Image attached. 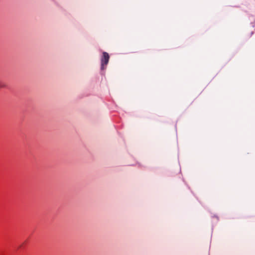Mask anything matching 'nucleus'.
Returning a JSON list of instances; mask_svg holds the SVG:
<instances>
[{
    "label": "nucleus",
    "mask_w": 255,
    "mask_h": 255,
    "mask_svg": "<svg viewBox=\"0 0 255 255\" xmlns=\"http://www.w3.org/2000/svg\"><path fill=\"white\" fill-rule=\"evenodd\" d=\"M110 56L109 54L106 52L103 53V57L101 59V69H104L105 66H106L109 62Z\"/></svg>",
    "instance_id": "1"
},
{
    "label": "nucleus",
    "mask_w": 255,
    "mask_h": 255,
    "mask_svg": "<svg viewBox=\"0 0 255 255\" xmlns=\"http://www.w3.org/2000/svg\"><path fill=\"white\" fill-rule=\"evenodd\" d=\"M6 86L5 83L2 80H0V89L5 88Z\"/></svg>",
    "instance_id": "2"
}]
</instances>
